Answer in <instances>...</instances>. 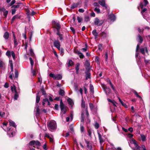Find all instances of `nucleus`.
I'll list each match as a JSON object with an SVG mask.
<instances>
[{
    "mask_svg": "<svg viewBox=\"0 0 150 150\" xmlns=\"http://www.w3.org/2000/svg\"><path fill=\"white\" fill-rule=\"evenodd\" d=\"M54 46L57 48L58 50H60V42L58 40H55L54 42Z\"/></svg>",
    "mask_w": 150,
    "mask_h": 150,
    "instance_id": "9d476101",
    "label": "nucleus"
},
{
    "mask_svg": "<svg viewBox=\"0 0 150 150\" xmlns=\"http://www.w3.org/2000/svg\"><path fill=\"white\" fill-rule=\"evenodd\" d=\"M48 101H49V100H48V99H47L45 98V99H44L43 100V101L42 102V105L43 106H44L45 104V103H47Z\"/></svg>",
    "mask_w": 150,
    "mask_h": 150,
    "instance_id": "473e14b6",
    "label": "nucleus"
},
{
    "mask_svg": "<svg viewBox=\"0 0 150 150\" xmlns=\"http://www.w3.org/2000/svg\"><path fill=\"white\" fill-rule=\"evenodd\" d=\"M80 64L79 63H77L76 64L75 67V69L76 70V73H77L79 69Z\"/></svg>",
    "mask_w": 150,
    "mask_h": 150,
    "instance_id": "cd10ccee",
    "label": "nucleus"
},
{
    "mask_svg": "<svg viewBox=\"0 0 150 150\" xmlns=\"http://www.w3.org/2000/svg\"><path fill=\"white\" fill-rule=\"evenodd\" d=\"M49 76L50 77H52L54 79L59 80L62 78V76L59 74L55 75L54 74L50 73Z\"/></svg>",
    "mask_w": 150,
    "mask_h": 150,
    "instance_id": "39448f33",
    "label": "nucleus"
},
{
    "mask_svg": "<svg viewBox=\"0 0 150 150\" xmlns=\"http://www.w3.org/2000/svg\"><path fill=\"white\" fill-rule=\"evenodd\" d=\"M95 61L96 62L98 63V64H99V58L98 57L96 56L95 57Z\"/></svg>",
    "mask_w": 150,
    "mask_h": 150,
    "instance_id": "a19ab883",
    "label": "nucleus"
},
{
    "mask_svg": "<svg viewBox=\"0 0 150 150\" xmlns=\"http://www.w3.org/2000/svg\"><path fill=\"white\" fill-rule=\"evenodd\" d=\"M99 3L103 7H105L106 9L107 8V6L105 4V0H101L98 1Z\"/></svg>",
    "mask_w": 150,
    "mask_h": 150,
    "instance_id": "9b49d317",
    "label": "nucleus"
},
{
    "mask_svg": "<svg viewBox=\"0 0 150 150\" xmlns=\"http://www.w3.org/2000/svg\"><path fill=\"white\" fill-rule=\"evenodd\" d=\"M93 35L95 37L96 39L98 38V33L97 32L96 30H93L92 32Z\"/></svg>",
    "mask_w": 150,
    "mask_h": 150,
    "instance_id": "6ab92c4d",
    "label": "nucleus"
},
{
    "mask_svg": "<svg viewBox=\"0 0 150 150\" xmlns=\"http://www.w3.org/2000/svg\"><path fill=\"white\" fill-rule=\"evenodd\" d=\"M4 15L5 17H6L8 13V11H6L4 8Z\"/></svg>",
    "mask_w": 150,
    "mask_h": 150,
    "instance_id": "c03bdc74",
    "label": "nucleus"
},
{
    "mask_svg": "<svg viewBox=\"0 0 150 150\" xmlns=\"http://www.w3.org/2000/svg\"><path fill=\"white\" fill-rule=\"evenodd\" d=\"M43 148L45 150H47V147L46 144L45 143L43 146Z\"/></svg>",
    "mask_w": 150,
    "mask_h": 150,
    "instance_id": "338daca9",
    "label": "nucleus"
},
{
    "mask_svg": "<svg viewBox=\"0 0 150 150\" xmlns=\"http://www.w3.org/2000/svg\"><path fill=\"white\" fill-rule=\"evenodd\" d=\"M9 64L11 67V71H13V66L12 60H9Z\"/></svg>",
    "mask_w": 150,
    "mask_h": 150,
    "instance_id": "4be33fe9",
    "label": "nucleus"
},
{
    "mask_svg": "<svg viewBox=\"0 0 150 150\" xmlns=\"http://www.w3.org/2000/svg\"><path fill=\"white\" fill-rule=\"evenodd\" d=\"M129 145L133 150H141V147L138 145L137 141H130V144Z\"/></svg>",
    "mask_w": 150,
    "mask_h": 150,
    "instance_id": "f257e3e1",
    "label": "nucleus"
},
{
    "mask_svg": "<svg viewBox=\"0 0 150 150\" xmlns=\"http://www.w3.org/2000/svg\"><path fill=\"white\" fill-rule=\"evenodd\" d=\"M19 5H13L12 6V8H17L19 7Z\"/></svg>",
    "mask_w": 150,
    "mask_h": 150,
    "instance_id": "6e6d98bb",
    "label": "nucleus"
},
{
    "mask_svg": "<svg viewBox=\"0 0 150 150\" xmlns=\"http://www.w3.org/2000/svg\"><path fill=\"white\" fill-rule=\"evenodd\" d=\"M11 90L14 93L19 92L17 91L16 87L14 85L11 86Z\"/></svg>",
    "mask_w": 150,
    "mask_h": 150,
    "instance_id": "ddd939ff",
    "label": "nucleus"
},
{
    "mask_svg": "<svg viewBox=\"0 0 150 150\" xmlns=\"http://www.w3.org/2000/svg\"><path fill=\"white\" fill-rule=\"evenodd\" d=\"M90 16L93 17H95V13L93 12H92L90 14Z\"/></svg>",
    "mask_w": 150,
    "mask_h": 150,
    "instance_id": "0e129e2a",
    "label": "nucleus"
},
{
    "mask_svg": "<svg viewBox=\"0 0 150 150\" xmlns=\"http://www.w3.org/2000/svg\"><path fill=\"white\" fill-rule=\"evenodd\" d=\"M60 107L61 109V113L63 115L66 113V110L65 108L64 107V105L62 101L61 100L60 102Z\"/></svg>",
    "mask_w": 150,
    "mask_h": 150,
    "instance_id": "423d86ee",
    "label": "nucleus"
},
{
    "mask_svg": "<svg viewBox=\"0 0 150 150\" xmlns=\"http://www.w3.org/2000/svg\"><path fill=\"white\" fill-rule=\"evenodd\" d=\"M93 5L94 6H97V7H98V8L100 6L99 4L97 2H95V3H94V4H93Z\"/></svg>",
    "mask_w": 150,
    "mask_h": 150,
    "instance_id": "5fc2aeb1",
    "label": "nucleus"
},
{
    "mask_svg": "<svg viewBox=\"0 0 150 150\" xmlns=\"http://www.w3.org/2000/svg\"><path fill=\"white\" fill-rule=\"evenodd\" d=\"M78 55H79L81 58H83L84 57V55L81 52Z\"/></svg>",
    "mask_w": 150,
    "mask_h": 150,
    "instance_id": "bf43d9fd",
    "label": "nucleus"
},
{
    "mask_svg": "<svg viewBox=\"0 0 150 150\" xmlns=\"http://www.w3.org/2000/svg\"><path fill=\"white\" fill-rule=\"evenodd\" d=\"M81 106L83 108H84L85 107V102L83 100H82Z\"/></svg>",
    "mask_w": 150,
    "mask_h": 150,
    "instance_id": "49530a36",
    "label": "nucleus"
},
{
    "mask_svg": "<svg viewBox=\"0 0 150 150\" xmlns=\"http://www.w3.org/2000/svg\"><path fill=\"white\" fill-rule=\"evenodd\" d=\"M59 94L62 96H63L64 95V90L60 89L59 91Z\"/></svg>",
    "mask_w": 150,
    "mask_h": 150,
    "instance_id": "2f4dec72",
    "label": "nucleus"
},
{
    "mask_svg": "<svg viewBox=\"0 0 150 150\" xmlns=\"http://www.w3.org/2000/svg\"><path fill=\"white\" fill-rule=\"evenodd\" d=\"M36 105L35 108L36 111V115L37 116H38L39 115L40 113V111L39 108V106H38V104H36Z\"/></svg>",
    "mask_w": 150,
    "mask_h": 150,
    "instance_id": "dca6fc26",
    "label": "nucleus"
},
{
    "mask_svg": "<svg viewBox=\"0 0 150 150\" xmlns=\"http://www.w3.org/2000/svg\"><path fill=\"white\" fill-rule=\"evenodd\" d=\"M11 52L9 51L8 50L6 53V55L8 57H11Z\"/></svg>",
    "mask_w": 150,
    "mask_h": 150,
    "instance_id": "f704fd0d",
    "label": "nucleus"
},
{
    "mask_svg": "<svg viewBox=\"0 0 150 150\" xmlns=\"http://www.w3.org/2000/svg\"><path fill=\"white\" fill-rule=\"evenodd\" d=\"M126 135H127V137L130 139L131 141H135L132 137L133 136L132 134H127Z\"/></svg>",
    "mask_w": 150,
    "mask_h": 150,
    "instance_id": "aec40b11",
    "label": "nucleus"
},
{
    "mask_svg": "<svg viewBox=\"0 0 150 150\" xmlns=\"http://www.w3.org/2000/svg\"><path fill=\"white\" fill-rule=\"evenodd\" d=\"M103 21L99 19L98 18H96L94 21V23L95 25L98 26L101 25L103 23Z\"/></svg>",
    "mask_w": 150,
    "mask_h": 150,
    "instance_id": "20e7f679",
    "label": "nucleus"
},
{
    "mask_svg": "<svg viewBox=\"0 0 150 150\" xmlns=\"http://www.w3.org/2000/svg\"><path fill=\"white\" fill-rule=\"evenodd\" d=\"M9 125L10 126H12L14 127L15 128L16 127V125L15 124V122L12 121L11 120H9Z\"/></svg>",
    "mask_w": 150,
    "mask_h": 150,
    "instance_id": "f3484780",
    "label": "nucleus"
},
{
    "mask_svg": "<svg viewBox=\"0 0 150 150\" xmlns=\"http://www.w3.org/2000/svg\"><path fill=\"white\" fill-rule=\"evenodd\" d=\"M29 60L30 61V63L31 64V69H32L33 67V60H32V58L31 57L29 58Z\"/></svg>",
    "mask_w": 150,
    "mask_h": 150,
    "instance_id": "4c0bfd02",
    "label": "nucleus"
},
{
    "mask_svg": "<svg viewBox=\"0 0 150 150\" xmlns=\"http://www.w3.org/2000/svg\"><path fill=\"white\" fill-rule=\"evenodd\" d=\"M5 65V63L2 61H0V67H4Z\"/></svg>",
    "mask_w": 150,
    "mask_h": 150,
    "instance_id": "e433bc0d",
    "label": "nucleus"
},
{
    "mask_svg": "<svg viewBox=\"0 0 150 150\" xmlns=\"http://www.w3.org/2000/svg\"><path fill=\"white\" fill-rule=\"evenodd\" d=\"M133 92L134 93V94L136 95L137 97L141 98V96L138 94L137 92H136L135 91H133Z\"/></svg>",
    "mask_w": 150,
    "mask_h": 150,
    "instance_id": "ea45409f",
    "label": "nucleus"
},
{
    "mask_svg": "<svg viewBox=\"0 0 150 150\" xmlns=\"http://www.w3.org/2000/svg\"><path fill=\"white\" fill-rule=\"evenodd\" d=\"M5 115V113L4 112L0 111V116L1 117H3Z\"/></svg>",
    "mask_w": 150,
    "mask_h": 150,
    "instance_id": "13d9d810",
    "label": "nucleus"
},
{
    "mask_svg": "<svg viewBox=\"0 0 150 150\" xmlns=\"http://www.w3.org/2000/svg\"><path fill=\"white\" fill-rule=\"evenodd\" d=\"M67 101L69 105H71V106H73L74 103L73 101L71 98H69L67 100Z\"/></svg>",
    "mask_w": 150,
    "mask_h": 150,
    "instance_id": "5701e85b",
    "label": "nucleus"
},
{
    "mask_svg": "<svg viewBox=\"0 0 150 150\" xmlns=\"http://www.w3.org/2000/svg\"><path fill=\"white\" fill-rule=\"evenodd\" d=\"M89 106L91 109H93V104L92 103H90L89 104Z\"/></svg>",
    "mask_w": 150,
    "mask_h": 150,
    "instance_id": "69168bd1",
    "label": "nucleus"
},
{
    "mask_svg": "<svg viewBox=\"0 0 150 150\" xmlns=\"http://www.w3.org/2000/svg\"><path fill=\"white\" fill-rule=\"evenodd\" d=\"M139 39L138 40V41L139 42L142 43V42L143 41V39L139 35H138V36Z\"/></svg>",
    "mask_w": 150,
    "mask_h": 150,
    "instance_id": "c85d7f7f",
    "label": "nucleus"
},
{
    "mask_svg": "<svg viewBox=\"0 0 150 150\" xmlns=\"http://www.w3.org/2000/svg\"><path fill=\"white\" fill-rule=\"evenodd\" d=\"M91 74L90 73H87L86 74V79H87L90 78Z\"/></svg>",
    "mask_w": 150,
    "mask_h": 150,
    "instance_id": "c9c22d12",
    "label": "nucleus"
},
{
    "mask_svg": "<svg viewBox=\"0 0 150 150\" xmlns=\"http://www.w3.org/2000/svg\"><path fill=\"white\" fill-rule=\"evenodd\" d=\"M52 24L54 27L57 29V30H59L60 25L59 23L56 22L55 21H52Z\"/></svg>",
    "mask_w": 150,
    "mask_h": 150,
    "instance_id": "6e6552de",
    "label": "nucleus"
},
{
    "mask_svg": "<svg viewBox=\"0 0 150 150\" xmlns=\"http://www.w3.org/2000/svg\"><path fill=\"white\" fill-rule=\"evenodd\" d=\"M31 69L32 73L33 74V76H35L36 75V70H33V68Z\"/></svg>",
    "mask_w": 150,
    "mask_h": 150,
    "instance_id": "09e8293b",
    "label": "nucleus"
},
{
    "mask_svg": "<svg viewBox=\"0 0 150 150\" xmlns=\"http://www.w3.org/2000/svg\"><path fill=\"white\" fill-rule=\"evenodd\" d=\"M77 19L79 23L81 22L82 20V18L79 16H77Z\"/></svg>",
    "mask_w": 150,
    "mask_h": 150,
    "instance_id": "8fccbe9b",
    "label": "nucleus"
},
{
    "mask_svg": "<svg viewBox=\"0 0 150 150\" xmlns=\"http://www.w3.org/2000/svg\"><path fill=\"white\" fill-rule=\"evenodd\" d=\"M146 49V48H141L140 49L141 53L144 54H145V49Z\"/></svg>",
    "mask_w": 150,
    "mask_h": 150,
    "instance_id": "58836bf2",
    "label": "nucleus"
},
{
    "mask_svg": "<svg viewBox=\"0 0 150 150\" xmlns=\"http://www.w3.org/2000/svg\"><path fill=\"white\" fill-rule=\"evenodd\" d=\"M9 36V34L7 32H5L3 35L4 38L6 40H7L8 39Z\"/></svg>",
    "mask_w": 150,
    "mask_h": 150,
    "instance_id": "4468645a",
    "label": "nucleus"
},
{
    "mask_svg": "<svg viewBox=\"0 0 150 150\" xmlns=\"http://www.w3.org/2000/svg\"><path fill=\"white\" fill-rule=\"evenodd\" d=\"M90 89L92 92H93L94 91V88L92 85L90 84Z\"/></svg>",
    "mask_w": 150,
    "mask_h": 150,
    "instance_id": "79ce46f5",
    "label": "nucleus"
},
{
    "mask_svg": "<svg viewBox=\"0 0 150 150\" xmlns=\"http://www.w3.org/2000/svg\"><path fill=\"white\" fill-rule=\"evenodd\" d=\"M88 149L90 150H95L94 146H93L90 141H86Z\"/></svg>",
    "mask_w": 150,
    "mask_h": 150,
    "instance_id": "0eeeda50",
    "label": "nucleus"
},
{
    "mask_svg": "<svg viewBox=\"0 0 150 150\" xmlns=\"http://www.w3.org/2000/svg\"><path fill=\"white\" fill-rule=\"evenodd\" d=\"M139 44H138L137 45L136 50V54L135 55V57H136V58H137V57L138 56L139 53H138V51L139 49Z\"/></svg>",
    "mask_w": 150,
    "mask_h": 150,
    "instance_id": "393cba45",
    "label": "nucleus"
},
{
    "mask_svg": "<svg viewBox=\"0 0 150 150\" xmlns=\"http://www.w3.org/2000/svg\"><path fill=\"white\" fill-rule=\"evenodd\" d=\"M79 4V3H74L71 5V9H74L76 7H77Z\"/></svg>",
    "mask_w": 150,
    "mask_h": 150,
    "instance_id": "412c9836",
    "label": "nucleus"
},
{
    "mask_svg": "<svg viewBox=\"0 0 150 150\" xmlns=\"http://www.w3.org/2000/svg\"><path fill=\"white\" fill-rule=\"evenodd\" d=\"M73 65V62L72 60H69L67 63L68 66L69 67L70 66H71Z\"/></svg>",
    "mask_w": 150,
    "mask_h": 150,
    "instance_id": "7c9ffc66",
    "label": "nucleus"
},
{
    "mask_svg": "<svg viewBox=\"0 0 150 150\" xmlns=\"http://www.w3.org/2000/svg\"><path fill=\"white\" fill-rule=\"evenodd\" d=\"M118 99L122 106H124L125 108H127V105L126 104L124 103L121 100V99L119 98H118Z\"/></svg>",
    "mask_w": 150,
    "mask_h": 150,
    "instance_id": "b1692460",
    "label": "nucleus"
},
{
    "mask_svg": "<svg viewBox=\"0 0 150 150\" xmlns=\"http://www.w3.org/2000/svg\"><path fill=\"white\" fill-rule=\"evenodd\" d=\"M104 57L105 58L106 61H107V60H108V53L107 52H105Z\"/></svg>",
    "mask_w": 150,
    "mask_h": 150,
    "instance_id": "4d7b16f0",
    "label": "nucleus"
},
{
    "mask_svg": "<svg viewBox=\"0 0 150 150\" xmlns=\"http://www.w3.org/2000/svg\"><path fill=\"white\" fill-rule=\"evenodd\" d=\"M78 11L79 12L83 13L84 11V10L82 8H80L79 9Z\"/></svg>",
    "mask_w": 150,
    "mask_h": 150,
    "instance_id": "774afa93",
    "label": "nucleus"
},
{
    "mask_svg": "<svg viewBox=\"0 0 150 150\" xmlns=\"http://www.w3.org/2000/svg\"><path fill=\"white\" fill-rule=\"evenodd\" d=\"M74 52L75 53L77 54L78 55L81 53V52L79 51L77 49H75L74 51Z\"/></svg>",
    "mask_w": 150,
    "mask_h": 150,
    "instance_id": "680f3d73",
    "label": "nucleus"
},
{
    "mask_svg": "<svg viewBox=\"0 0 150 150\" xmlns=\"http://www.w3.org/2000/svg\"><path fill=\"white\" fill-rule=\"evenodd\" d=\"M47 126L50 130L51 131H52L56 128V122L54 121H51L47 124Z\"/></svg>",
    "mask_w": 150,
    "mask_h": 150,
    "instance_id": "f03ea898",
    "label": "nucleus"
},
{
    "mask_svg": "<svg viewBox=\"0 0 150 150\" xmlns=\"http://www.w3.org/2000/svg\"><path fill=\"white\" fill-rule=\"evenodd\" d=\"M11 54L13 59H15V55L14 52L12 51L11 52Z\"/></svg>",
    "mask_w": 150,
    "mask_h": 150,
    "instance_id": "de8ad7c7",
    "label": "nucleus"
},
{
    "mask_svg": "<svg viewBox=\"0 0 150 150\" xmlns=\"http://www.w3.org/2000/svg\"><path fill=\"white\" fill-rule=\"evenodd\" d=\"M102 86L106 94L107 95L108 94L110 91V88H109L107 87L106 85L105 84H102Z\"/></svg>",
    "mask_w": 150,
    "mask_h": 150,
    "instance_id": "1a4fd4ad",
    "label": "nucleus"
},
{
    "mask_svg": "<svg viewBox=\"0 0 150 150\" xmlns=\"http://www.w3.org/2000/svg\"><path fill=\"white\" fill-rule=\"evenodd\" d=\"M40 99V96H39L38 93L37 94L36 97V104H38V103Z\"/></svg>",
    "mask_w": 150,
    "mask_h": 150,
    "instance_id": "bb28decb",
    "label": "nucleus"
},
{
    "mask_svg": "<svg viewBox=\"0 0 150 150\" xmlns=\"http://www.w3.org/2000/svg\"><path fill=\"white\" fill-rule=\"evenodd\" d=\"M15 132H12L11 130L10 129L8 131L7 134L9 135V137H13V134H14Z\"/></svg>",
    "mask_w": 150,
    "mask_h": 150,
    "instance_id": "a211bd4d",
    "label": "nucleus"
},
{
    "mask_svg": "<svg viewBox=\"0 0 150 150\" xmlns=\"http://www.w3.org/2000/svg\"><path fill=\"white\" fill-rule=\"evenodd\" d=\"M80 129H81V132H82L84 131V128L83 126L81 125Z\"/></svg>",
    "mask_w": 150,
    "mask_h": 150,
    "instance_id": "e2e57ef3",
    "label": "nucleus"
},
{
    "mask_svg": "<svg viewBox=\"0 0 150 150\" xmlns=\"http://www.w3.org/2000/svg\"><path fill=\"white\" fill-rule=\"evenodd\" d=\"M141 137L142 140V141H144L146 139V137L144 135H141Z\"/></svg>",
    "mask_w": 150,
    "mask_h": 150,
    "instance_id": "3c124183",
    "label": "nucleus"
},
{
    "mask_svg": "<svg viewBox=\"0 0 150 150\" xmlns=\"http://www.w3.org/2000/svg\"><path fill=\"white\" fill-rule=\"evenodd\" d=\"M14 45L15 47H16L18 45V43L17 41V39L14 40Z\"/></svg>",
    "mask_w": 150,
    "mask_h": 150,
    "instance_id": "a18cd8bd",
    "label": "nucleus"
},
{
    "mask_svg": "<svg viewBox=\"0 0 150 150\" xmlns=\"http://www.w3.org/2000/svg\"><path fill=\"white\" fill-rule=\"evenodd\" d=\"M110 19L111 21H114L115 19V17L114 15L112 14L110 15Z\"/></svg>",
    "mask_w": 150,
    "mask_h": 150,
    "instance_id": "a878e982",
    "label": "nucleus"
},
{
    "mask_svg": "<svg viewBox=\"0 0 150 150\" xmlns=\"http://www.w3.org/2000/svg\"><path fill=\"white\" fill-rule=\"evenodd\" d=\"M94 126L95 128L97 129H98L99 127V124L97 122H96L95 123Z\"/></svg>",
    "mask_w": 150,
    "mask_h": 150,
    "instance_id": "603ef678",
    "label": "nucleus"
},
{
    "mask_svg": "<svg viewBox=\"0 0 150 150\" xmlns=\"http://www.w3.org/2000/svg\"><path fill=\"white\" fill-rule=\"evenodd\" d=\"M45 137L49 138L50 139V141H53L54 139L53 136L51 135H50L48 133H46L45 134Z\"/></svg>",
    "mask_w": 150,
    "mask_h": 150,
    "instance_id": "f8f14e48",
    "label": "nucleus"
},
{
    "mask_svg": "<svg viewBox=\"0 0 150 150\" xmlns=\"http://www.w3.org/2000/svg\"><path fill=\"white\" fill-rule=\"evenodd\" d=\"M18 16L17 15H15L14 16H13V17L12 18L11 21L12 22L16 18H18Z\"/></svg>",
    "mask_w": 150,
    "mask_h": 150,
    "instance_id": "052dcab7",
    "label": "nucleus"
},
{
    "mask_svg": "<svg viewBox=\"0 0 150 150\" xmlns=\"http://www.w3.org/2000/svg\"><path fill=\"white\" fill-rule=\"evenodd\" d=\"M94 11H95L97 13H100V10L99 8L97 7H96L94 9Z\"/></svg>",
    "mask_w": 150,
    "mask_h": 150,
    "instance_id": "72a5a7b5",
    "label": "nucleus"
},
{
    "mask_svg": "<svg viewBox=\"0 0 150 150\" xmlns=\"http://www.w3.org/2000/svg\"><path fill=\"white\" fill-rule=\"evenodd\" d=\"M108 82H109V83H110V86H111V87L113 89V90L114 91H115V88H114V86H113V84L111 83V82L110 81V80L109 79H108Z\"/></svg>",
    "mask_w": 150,
    "mask_h": 150,
    "instance_id": "c756f323",
    "label": "nucleus"
},
{
    "mask_svg": "<svg viewBox=\"0 0 150 150\" xmlns=\"http://www.w3.org/2000/svg\"><path fill=\"white\" fill-rule=\"evenodd\" d=\"M100 35L103 38H106L108 36V33L107 31H104L101 33Z\"/></svg>",
    "mask_w": 150,
    "mask_h": 150,
    "instance_id": "2eb2a0df",
    "label": "nucleus"
},
{
    "mask_svg": "<svg viewBox=\"0 0 150 150\" xmlns=\"http://www.w3.org/2000/svg\"><path fill=\"white\" fill-rule=\"evenodd\" d=\"M40 145V143L39 141H30L29 143V148L32 150H35V149L31 148L30 146H33L34 147L38 148V147Z\"/></svg>",
    "mask_w": 150,
    "mask_h": 150,
    "instance_id": "7ed1b4c3",
    "label": "nucleus"
},
{
    "mask_svg": "<svg viewBox=\"0 0 150 150\" xmlns=\"http://www.w3.org/2000/svg\"><path fill=\"white\" fill-rule=\"evenodd\" d=\"M98 134L99 141H102L101 137V135L99 132H98Z\"/></svg>",
    "mask_w": 150,
    "mask_h": 150,
    "instance_id": "864d4df0",
    "label": "nucleus"
},
{
    "mask_svg": "<svg viewBox=\"0 0 150 150\" xmlns=\"http://www.w3.org/2000/svg\"><path fill=\"white\" fill-rule=\"evenodd\" d=\"M18 93H15L14 98L15 100H16L17 99L18 97Z\"/></svg>",
    "mask_w": 150,
    "mask_h": 150,
    "instance_id": "37998d69",
    "label": "nucleus"
}]
</instances>
